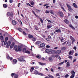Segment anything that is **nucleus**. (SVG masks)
Listing matches in <instances>:
<instances>
[{
  "mask_svg": "<svg viewBox=\"0 0 78 78\" xmlns=\"http://www.w3.org/2000/svg\"><path fill=\"white\" fill-rule=\"evenodd\" d=\"M11 76L12 77H13L14 76V78H17L18 77V75H17V74L13 73H12L11 74Z\"/></svg>",
  "mask_w": 78,
  "mask_h": 78,
  "instance_id": "nucleus-5",
  "label": "nucleus"
},
{
  "mask_svg": "<svg viewBox=\"0 0 78 78\" xmlns=\"http://www.w3.org/2000/svg\"><path fill=\"white\" fill-rule=\"evenodd\" d=\"M14 45H15V43L14 42L12 43L10 46L11 48H12L14 47Z\"/></svg>",
  "mask_w": 78,
  "mask_h": 78,
  "instance_id": "nucleus-8",
  "label": "nucleus"
},
{
  "mask_svg": "<svg viewBox=\"0 0 78 78\" xmlns=\"http://www.w3.org/2000/svg\"><path fill=\"white\" fill-rule=\"evenodd\" d=\"M23 52H24V53H25V51H26V48H23Z\"/></svg>",
  "mask_w": 78,
  "mask_h": 78,
  "instance_id": "nucleus-42",
  "label": "nucleus"
},
{
  "mask_svg": "<svg viewBox=\"0 0 78 78\" xmlns=\"http://www.w3.org/2000/svg\"><path fill=\"white\" fill-rule=\"evenodd\" d=\"M25 53H28V54H30V52L28 50L26 51H25Z\"/></svg>",
  "mask_w": 78,
  "mask_h": 78,
  "instance_id": "nucleus-30",
  "label": "nucleus"
},
{
  "mask_svg": "<svg viewBox=\"0 0 78 78\" xmlns=\"http://www.w3.org/2000/svg\"><path fill=\"white\" fill-rule=\"evenodd\" d=\"M62 9H63V10L64 11H66V10H65V9H64L63 7H62Z\"/></svg>",
  "mask_w": 78,
  "mask_h": 78,
  "instance_id": "nucleus-59",
  "label": "nucleus"
},
{
  "mask_svg": "<svg viewBox=\"0 0 78 78\" xmlns=\"http://www.w3.org/2000/svg\"><path fill=\"white\" fill-rule=\"evenodd\" d=\"M75 56H78V53H76L75 54Z\"/></svg>",
  "mask_w": 78,
  "mask_h": 78,
  "instance_id": "nucleus-60",
  "label": "nucleus"
},
{
  "mask_svg": "<svg viewBox=\"0 0 78 78\" xmlns=\"http://www.w3.org/2000/svg\"><path fill=\"white\" fill-rule=\"evenodd\" d=\"M76 58L73 60V62H76Z\"/></svg>",
  "mask_w": 78,
  "mask_h": 78,
  "instance_id": "nucleus-54",
  "label": "nucleus"
},
{
  "mask_svg": "<svg viewBox=\"0 0 78 78\" xmlns=\"http://www.w3.org/2000/svg\"><path fill=\"white\" fill-rule=\"evenodd\" d=\"M73 6H74V7L76 8H78V6H77L76 4L75 3H74L73 4Z\"/></svg>",
  "mask_w": 78,
  "mask_h": 78,
  "instance_id": "nucleus-18",
  "label": "nucleus"
},
{
  "mask_svg": "<svg viewBox=\"0 0 78 78\" xmlns=\"http://www.w3.org/2000/svg\"><path fill=\"white\" fill-rule=\"evenodd\" d=\"M49 12H49V11L48 10H46V11L45 12V13L46 14H47V13L48 14H49Z\"/></svg>",
  "mask_w": 78,
  "mask_h": 78,
  "instance_id": "nucleus-37",
  "label": "nucleus"
},
{
  "mask_svg": "<svg viewBox=\"0 0 78 78\" xmlns=\"http://www.w3.org/2000/svg\"><path fill=\"white\" fill-rule=\"evenodd\" d=\"M35 30H38V27H35Z\"/></svg>",
  "mask_w": 78,
  "mask_h": 78,
  "instance_id": "nucleus-63",
  "label": "nucleus"
},
{
  "mask_svg": "<svg viewBox=\"0 0 78 78\" xmlns=\"http://www.w3.org/2000/svg\"><path fill=\"white\" fill-rule=\"evenodd\" d=\"M32 12H33V14H34V15H35V16L37 15L36 14V13H35V12H34V11H33V10L32 11Z\"/></svg>",
  "mask_w": 78,
  "mask_h": 78,
  "instance_id": "nucleus-52",
  "label": "nucleus"
},
{
  "mask_svg": "<svg viewBox=\"0 0 78 78\" xmlns=\"http://www.w3.org/2000/svg\"><path fill=\"white\" fill-rule=\"evenodd\" d=\"M47 20L48 21V22L50 23H51V21L50 20Z\"/></svg>",
  "mask_w": 78,
  "mask_h": 78,
  "instance_id": "nucleus-53",
  "label": "nucleus"
},
{
  "mask_svg": "<svg viewBox=\"0 0 78 78\" xmlns=\"http://www.w3.org/2000/svg\"><path fill=\"white\" fill-rule=\"evenodd\" d=\"M49 12H50V13H51V14H53V15H54V12L53 11L51 10Z\"/></svg>",
  "mask_w": 78,
  "mask_h": 78,
  "instance_id": "nucleus-26",
  "label": "nucleus"
},
{
  "mask_svg": "<svg viewBox=\"0 0 78 78\" xmlns=\"http://www.w3.org/2000/svg\"><path fill=\"white\" fill-rule=\"evenodd\" d=\"M66 5L68 8H71V7H70V6L69 5V4H67Z\"/></svg>",
  "mask_w": 78,
  "mask_h": 78,
  "instance_id": "nucleus-39",
  "label": "nucleus"
},
{
  "mask_svg": "<svg viewBox=\"0 0 78 78\" xmlns=\"http://www.w3.org/2000/svg\"><path fill=\"white\" fill-rule=\"evenodd\" d=\"M7 59H9H9H10V60H12V59H13L12 57H9V56L8 55H7Z\"/></svg>",
  "mask_w": 78,
  "mask_h": 78,
  "instance_id": "nucleus-17",
  "label": "nucleus"
},
{
  "mask_svg": "<svg viewBox=\"0 0 78 78\" xmlns=\"http://www.w3.org/2000/svg\"><path fill=\"white\" fill-rule=\"evenodd\" d=\"M69 27H70V28H72V29H73V30H75V28H74V27H73V26H72V25H69Z\"/></svg>",
  "mask_w": 78,
  "mask_h": 78,
  "instance_id": "nucleus-22",
  "label": "nucleus"
},
{
  "mask_svg": "<svg viewBox=\"0 0 78 78\" xmlns=\"http://www.w3.org/2000/svg\"><path fill=\"white\" fill-rule=\"evenodd\" d=\"M64 22L66 24H69V20L67 19H65L64 20Z\"/></svg>",
  "mask_w": 78,
  "mask_h": 78,
  "instance_id": "nucleus-11",
  "label": "nucleus"
},
{
  "mask_svg": "<svg viewBox=\"0 0 78 78\" xmlns=\"http://www.w3.org/2000/svg\"><path fill=\"white\" fill-rule=\"evenodd\" d=\"M35 16H36V17H37L38 19H41V17H40V16H37V15Z\"/></svg>",
  "mask_w": 78,
  "mask_h": 78,
  "instance_id": "nucleus-49",
  "label": "nucleus"
},
{
  "mask_svg": "<svg viewBox=\"0 0 78 78\" xmlns=\"http://www.w3.org/2000/svg\"><path fill=\"white\" fill-rule=\"evenodd\" d=\"M58 14L59 16H60L61 17H63L64 16V13L63 12L61 11H60L58 13Z\"/></svg>",
  "mask_w": 78,
  "mask_h": 78,
  "instance_id": "nucleus-3",
  "label": "nucleus"
},
{
  "mask_svg": "<svg viewBox=\"0 0 78 78\" xmlns=\"http://www.w3.org/2000/svg\"><path fill=\"white\" fill-rule=\"evenodd\" d=\"M36 58H38V59H41V55H37Z\"/></svg>",
  "mask_w": 78,
  "mask_h": 78,
  "instance_id": "nucleus-21",
  "label": "nucleus"
},
{
  "mask_svg": "<svg viewBox=\"0 0 78 78\" xmlns=\"http://www.w3.org/2000/svg\"><path fill=\"white\" fill-rule=\"evenodd\" d=\"M56 51L55 50H53L51 51V53L52 54H55V53L56 54Z\"/></svg>",
  "mask_w": 78,
  "mask_h": 78,
  "instance_id": "nucleus-13",
  "label": "nucleus"
},
{
  "mask_svg": "<svg viewBox=\"0 0 78 78\" xmlns=\"http://www.w3.org/2000/svg\"><path fill=\"white\" fill-rule=\"evenodd\" d=\"M12 23H13V25H16L17 24V23H16V21L13 20L12 21Z\"/></svg>",
  "mask_w": 78,
  "mask_h": 78,
  "instance_id": "nucleus-14",
  "label": "nucleus"
},
{
  "mask_svg": "<svg viewBox=\"0 0 78 78\" xmlns=\"http://www.w3.org/2000/svg\"><path fill=\"white\" fill-rule=\"evenodd\" d=\"M73 49L76 50V46L74 47L73 48Z\"/></svg>",
  "mask_w": 78,
  "mask_h": 78,
  "instance_id": "nucleus-57",
  "label": "nucleus"
},
{
  "mask_svg": "<svg viewBox=\"0 0 78 78\" xmlns=\"http://www.w3.org/2000/svg\"><path fill=\"white\" fill-rule=\"evenodd\" d=\"M39 64L41 65V66H43V65H45V63H41V62H39Z\"/></svg>",
  "mask_w": 78,
  "mask_h": 78,
  "instance_id": "nucleus-28",
  "label": "nucleus"
},
{
  "mask_svg": "<svg viewBox=\"0 0 78 78\" xmlns=\"http://www.w3.org/2000/svg\"><path fill=\"white\" fill-rule=\"evenodd\" d=\"M1 42H4V39H2V40H1Z\"/></svg>",
  "mask_w": 78,
  "mask_h": 78,
  "instance_id": "nucleus-58",
  "label": "nucleus"
},
{
  "mask_svg": "<svg viewBox=\"0 0 78 78\" xmlns=\"http://www.w3.org/2000/svg\"><path fill=\"white\" fill-rule=\"evenodd\" d=\"M7 45L9 46H10V45H11V41H9L7 43Z\"/></svg>",
  "mask_w": 78,
  "mask_h": 78,
  "instance_id": "nucleus-20",
  "label": "nucleus"
},
{
  "mask_svg": "<svg viewBox=\"0 0 78 78\" xmlns=\"http://www.w3.org/2000/svg\"><path fill=\"white\" fill-rule=\"evenodd\" d=\"M30 4L31 5H34V2L33 1H32L31 3H30Z\"/></svg>",
  "mask_w": 78,
  "mask_h": 78,
  "instance_id": "nucleus-48",
  "label": "nucleus"
},
{
  "mask_svg": "<svg viewBox=\"0 0 78 78\" xmlns=\"http://www.w3.org/2000/svg\"><path fill=\"white\" fill-rule=\"evenodd\" d=\"M38 75H41V76H44V74L42 73H39Z\"/></svg>",
  "mask_w": 78,
  "mask_h": 78,
  "instance_id": "nucleus-43",
  "label": "nucleus"
},
{
  "mask_svg": "<svg viewBox=\"0 0 78 78\" xmlns=\"http://www.w3.org/2000/svg\"><path fill=\"white\" fill-rule=\"evenodd\" d=\"M61 51V50H58L56 51V54H59Z\"/></svg>",
  "mask_w": 78,
  "mask_h": 78,
  "instance_id": "nucleus-15",
  "label": "nucleus"
},
{
  "mask_svg": "<svg viewBox=\"0 0 78 78\" xmlns=\"http://www.w3.org/2000/svg\"><path fill=\"white\" fill-rule=\"evenodd\" d=\"M36 10L37 11H36V12H37V13H39V12H40V11H41L40 10H37V9H36Z\"/></svg>",
  "mask_w": 78,
  "mask_h": 78,
  "instance_id": "nucleus-41",
  "label": "nucleus"
},
{
  "mask_svg": "<svg viewBox=\"0 0 78 78\" xmlns=\"http://www.w3.org/2000/svg\"><path fill=\"white\" fill-rule=\"evenodd\" d=\"M3 6L4 8H7V5L4 4L3 5Z\"/></svg>",
  "mask_w": 78,
  "mask_h": 78,
  "instance_id": "nucleus-23",
  "label": "nucleus"
},
{
  "mask_svg": "<svg viewBox=\"0 0 78 78\" xmlns=\"http://www.w3.org/2000/svg\"><path fill=\"white\" fill-rule=\"evenodd\" d=\"M23 34H24V36H26L27 35V34L24 31H23Z\"/></svg>",
  "mask_w": 78,
  "mask_h": 78,
  "instance_id": "nucleus-47",
  "label": "nucleus"
},
{
  "mask_svg": "<svg viewBox=\"0 0 78 78\" xmlns=\"http://www.w3.org/2000/svg\"><path fill=\"white\" fill-rule=\"evenodd\" d=\"M13 62H17V60L16 59H14L13 60Z\"/></svg>",
  "mask_w": 78,
  "mask_h": 78,
  "instance_id": "nucleus-50",
  "label": "nucleus"
},
{
  "mask_svg": "<svg viewBox=\"0 0 78 78\" xmlns=\"http://www.w3.org/2000/svg\"><path fill=\"white\" fill-rule=\"evenodd\" d=\"M59 56V55H56L55 56V57H56V58H58Z\"/></svg>",
  "mask_w": 78,
  "mask_h": 78,
  "instance_id": "nucleus-61",
  "label": "nucleus"
},
{
  "mask_svg": "<svg viewBox=\"0 0 78 78\" xmlns=\"http://www.w3.org/2000/svg\"><path fill=\"white\" fill-rule=\"evenodd\" d=\"M40 21L41 22V23H43V20L42 19H40Z\"/></svg>",
  "mask_w": 78,
  "mask_h": 78,
  "instance_id": "nucleus-55",
  "label": "nucleus"
},
{
  "mask_svg": "<svg viewBox=\"0 0 78 78\" xmlns=\"http://www.w3.org/2000/svg\"><path fill=\"white\" fill-rule=\"evenodd\" d=\"M75 17L76 19H78V16H75Z\"/></svg>",
  "mask_w": 78,
  "mask_h": 78,
  "instance_id": "nucleus-64",
  "label": "nucleus"
},
{
  "mask_svg": "<svg viewBox=\"0 0 78 78\" xmlns=\"http://www.w3.org/2000/svg\"><path fill=\"white\" fill-rule=\"evenodd\" d=\"M64 62H62L59 63L58 64V65H62V64H64Z\"/></svg>",
  "mask_w": 78,
  "mask_h": 78,
  "instance_id": "nucleus-33",
  "label": "nucleus"
},
{
  "mask_svg": "<svg viewBox=\"0 0 78 78\" xmlns=\"http://www.w3.org/2000/svg\"><path fill=\"white\" fill-rule=\"evenodd\" d=\"M6 44H7V41H5L4 42V45H6Z\"/></svg>",
  "mask_w": 78,
  "mask_h": 78,
  "instance_id": "nucleus-51",
  "label": "nucleus"
},
{
  "mask_svg": "<svg viewBox=\"0 0 78 78\" xmlns=\"http://www.w3.org/2000/svg\"><path fill=\"white\" fill-rule=\"evenodd\" d=\"M38 73H39L38 72V71L36 70H35L34 71V73H35V75H37V74H38Z\"/></svg>",
  "mask_w": 78,
  "mask_h": 78,
  "instance_id": "nucleus-31",
  "label": "nucleus"
},
{
  "mask_svg": "<svg viewBox=\"0 0 78 78\" xmlns=\"http://www.w3.org/2000/svg\"><path fill=\"white\" fill-rule=\"evenodd\" d=\"M69 75L68 74H66L65 76V78H68V77H69Z\"/></svg>",
  "mask_w": 78,
  "mask_h": 78,
  "instance_id": "nucleus-45",
  "label": "nucleus"
},
{
  "mask_svg": "<svg viewBox=\"0 0 78 78\" xmlns=\"http://www.w3.org/2000/svg\"><path fill=\"white\" fill-rule=\"evenodd\" d=\"M74 76H75V74H72V75L70 77V78H74Z\"/></svg>",
  "mask_w": 78,
  "mask_h": 78,
  "instance_id": "nucleus-27",
  "label": "nucleus"
},
{
  "mask_svg": "<svg viewBox=\"0 0 78 78\" xmlns=\"http://www.w3.org/2000/svg\"><path fill=\"white\" fill-rule=\"evenodd\" d=\"M18 30H19L20 32L22 31V29L20 28H19L17 29Z\"/></svg>",
  "mask_w": 78,
  "mask_h": 78,
  "instance_id": "nucleus-25",
  "label": "nucleus"
},
{
  "mask_svg": "<svg viewBox=\"0 0 78 78\" xmlns=\"http://www.w3.org/2000/svg\"><path fill=\"white\" fill-rule=\"evenodd\" d=\"M70 39H71V40H73V39H74L73 38V37L72 36H70Z\"/></svg>",
  "mask_w": 78,
  "mask_h": 78,
  "instance_id": "nucleus-46",
  "label": "nucleus"
},
{
  "mask_svg": "<svg viewBox=\"0 0 78 78\" xmlns=\"http://www.w3.org/2000/svg\"><path fill=\"white\" fill-rule=\"evenodd\" d=\"M51 25L50 23H48L47 26V29H50L51 28Z\"/></svg>",
  "mask_w": 78,
  "mask_h": 78,
  "instance_id": "nucleus-6",
  "label": "nucleus"
},
{
  "mask_svg": "<svg viewBox=\"0 0 78 78\" xmlns=\"http://www.w3.org/2000/svg\"><path fill=\"white\" fill-rule=\"evenodd\" d=\"M66 67L67 68H68L69 67H70V62H68L66 63Z\"/></svg>",
  "mask_w": 78,
  "mask_h": 78,
  "instance_id": "nucleus-10",
  "label": "nucleus"
},
{
  "mask_svg": "<svg viewBox=\"0 0 78 78\" xmlns=\"http://www.w3.org/2000/svg\"><path fill=\"white\" fill-rule=\"evenodd\" d=\"M32 41H36V38L34 37L32 38Z\"/></svg>",
  "mask_w": 78,
  "mask_h": 78,
  "instance_id": "nucleus-36",
  "label": "nucleus"
},
{
  "mask_svg": "<svg viewBox=\"0 0 78 78\" xmlns=\"http://www.w3.org/2000/svg\"><path fill=\"white\" fill-rule=\"evenodd\" d=\"M0 39L2 40V39H4V37H3V36L1 35L0 36Z\"/></svg>",
  "mask_w": 78,
  "mask_h": 78,
  "instance_id": "nucleus-35",
  "label": "nucleus"
},
{
  "mask_svg": "<svg viewBox=\"0 0 78 78\" xmlns=\"http://www.w3.org/2000/svg\"><path fill=\"white\" fill-rule=\"evenodd\" d=\"M44 46L45 44L44 43H42L40 45V47H41V48L44 47Z\"/></svg>",
  "mask_w": 78,
  "mask_h": 78,
  "instance_id": "nucleus-16",
  "label": "nucleus"
},
{
  "mask_svg": "<svg viewBox=\"0 0 78 78\" xmlns=\"http://www.w3.org/2000/svg\"><path fill=\"white\" fill-rule=\"evenodd\" d=\"M7 15L9 16L10 19L11 20L12 17H13V14L12 12H8L7 13Z\"/></svg>",
  "mask_w": 78,
  "mask_h": 78,
  "instance_id": "nucleus-2",
  "label": "nucleus"
},
{
  "mask_svg": "<svg viewBox=\"0 0 78 78\" xmlns=\"http://www.w3.org/2000/svg\"><path fill=\"white\" fill-rule=\"evenodd\" d=\"M55 32H57V33H60L61 32V30L59 29H58L56 30L55 31Z\"/></svg>",
  "mask_w": 78,
  "mask_h": 78,
  "instance_id": "nucleus-24",
  "label": "nucleus"
},
{
  "mask_svg": "<svg viewBox=\"0 0 78 78\" xmlns=\"http://www.w3.org/2000/svg\"><path fill=\"white\" fill-rule=\"evenodd\" d=\"M71 74H73H73H75V72L74 70H73L71 72Z\"/></svg>",
  "mask_w": 78,
  "mask_h": 78,
  "instance_id": "nucleus-29",
  "label": "nucleus"
},
{
  "mask_svg": "<svg viewBox=\"0 0 78 78\" xmlns=\"http://www.w3.org/2000/svg\"><path fill=\"white\" fill-rule=\"evenodd\" d=\"M28 37L29 39H32V38H33V36L32 35H31L30 34H29L28 35Z\"/></svg>",
  "mask_w": 78,
  "mask_h": 78,
  "instance_id": "nucleus-12",
  "label": "nucleus"
},
{
  "mask_svg": "<svg viewBox=\"0 0 78 78\" xmlns=\"http://www.w3.org/2000/svg\"><path fill=\"white\" fill-rule=\"evenodd\" d=\"M15 47H16V48H15L16 51H21L22 50V47L21 48L20 46H18L17 47V46L15 45L14 47V48H15Z\"/></svg>",
  "mask_w": 78,
  "mask_h": 78,
  "instance_id": "nucleus-1",
  "label": "nucleus"
},
{
  "mask_svg": "<svg viewBox=\"0 0 78 78\" xmlns=\"http://www.w3.org/2000/svg\"><path fill=\"white\" fill-rule=\"evenodd\" d=\"M36 44L37 45H39V44H41V41H38L37 42Z\"/></svg>",
  "mask_w": 78,
  "mask_h": 78,
  "instance_id": "nucleus-19",
  "label": "nucleus"
},
{
  "mask_svg": "<svg viewBox=\"0 0 78 78\" xmlns=\"http://www.w3.org/2000/svg\"><path fill=\"white\" fill-rule=\"evenodd\" d=\"M48 76L50 77V78H54L53 76H51V75L48 74Z\"/></svg>",
  "mask_w": 78,
  "mask_h": 78,
  "instance_id": "nucleus-34",
  "label": "nucleus"
},
{
  "mask_svg": "<svg viewBox=\"0 0 78 78\" xmlns=\"http://www.w3.org/2000/svg\"><path fill=\"white\" fill-rule=\"evenodd\" d=\"M69 58V59H71V60H72V58H73V57H72V56H69L68 57Z\"/></svg>",
  "mask_w": 78,
  "mask_h": 78,
  "instance_id": "nucleus-40",
  "label": "nucleus"
},
{
  "mask_svg": "<svg viewBox=\"0 0 78 78\" xmlns=\"http://www.w3.org/2000/svg\"><path fill=\"white\" fill-rule=\"evenodd\" d=\"M51 51V49H47L46 50V53H49V52H50Z\"/></svg>",
  "mask_w": 78,
  "mask_h": 78,
  "instance_id": "nucleus-9",
  "label": "nucleus"
},
{
  "mask_svg": "<svg viewBox=\"0 0 78 78\" xmlns=\"http://www.w3.org/2000/svg\"><path fill=\"white\" fill-rule=\"evenodd\" d=\"M18 59L19 60L20 62H26V61L23 58H18Z\"/></svg>",
  "mask_w": 78,
  "mask_h": 78,
  "instance_id": "nucleus-4",
  "label": "nucleus"
},
{
  "mask_svg": "<svg viewBox=\"0 0 78 78\" xmlns=\"http://www.w3.org/2000/svg\"><path fill=\"white\" fill-rule=\"evenodd\" d=\"M74 53V51H71L69 52V55H73Z\"/></svg>",
  "mask_w": 78,
  "mask_h": 78,
  "instance_id": "nucleus-7",
  "label": "nucleus"
},
{
  "mask_svg": "<svg viewBox=\"0 0 78 78\" xmlns=\"http://www.w3.org/2000/svg\"><path fill=\"white\" fill-rule=\"evenodd\" d=\"M35 68L36 69H39V67L35 66Z\"/></svg>",
  "mask_w": 78,
  "mask_h": 78,
  "instance_id": "nucleus-56",
  "label": "nucleus"
},
{
  "mask_svg": "<svg viewBox=\"0 0 78 78\" xmlns=\"http://www.w3.org/2000/svg\"><path fill=\"white\" fill-rule=\"evenodd\" d=\"M8 40V37H6L5 38V41H7Z\"/></svg>",
  "mask_w": 78,
  "mask_h": 78,
  "instance_id": "nucleus-44",
  "label": "nucleus"
},
{
  "mask_svg": "<svg viewBox=\"0 0 78 78\" xmlns=\"http://www.w3.org/2000/svg\"><path fill=\"white\" fill-rule=\"evenodd\" d=\"M49 59L50 61H53V59L51 57H50Z\"/></svg>",
  "mask_w": 78,
  "mask_h": 78,
  "instance_id": "nucleus-38",
  "label": "nucleus"
},
{
  "mask_svg": "<svg viewBox=\"0 0 78 78\" xmlns=\"http://www.w3.org/2000/svg\"><path fill=\"white\" fill-rule=\"evenodd\" d=\"M67 48L66 47H62V49L63 50H66Z\"/></svg>",
  "mask_w": 78,
  "mask_h": 78,
  "instance_id": "nucleus-32",
  "label": "nucleus"
},
{
  "mask_svg": "<svg viewBox=\"0 0 78 78\" xmlns=\"http://www.w3.org/2000/svg\"><path fill=\"white\" fill-rule=\"evenodd\" d=\"M50 46H49V45H47L46 46V48H50Z\"/></svg>",
  "mask_w": 78,
  "mask_h": 78,
  "instance_id": "nucleus-62",
  "label": "nucleus"
}]
</instances>
